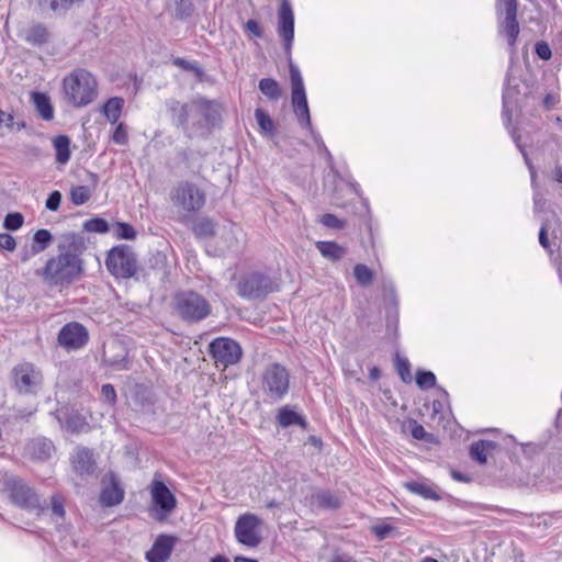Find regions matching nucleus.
<instances>
[{
	"label": "nucleus",
	"instance_id": "f257e3e1",
	"mask_svg": "<svg viewBox=\"0 0 562 562\" xmlns=\"http://www.w3.org/2000/svg\"><path fill=\"white\" fill-rule=\"evenodd\" d=\"M57 248L58 254L47 260L41 274L50 285H68L82 272V241L75 234H65Z\"/></svg>",
	"mask_w": 562,
	"mask_h": 562
},
{
	"label": "nucleus",
	"instance_id": "f03ea898",
	"mask_svg": "<svg viewBox=\"0 0 562 562\" xmlns=\"http://www.w3.org/2000/svg\"><path fill=\"white\" fill-rule=\"evenodd\" d=\"M170 201L177 211L178 218L187 223L195 213L203 209L206 195L196 184L182 181L172 188Z\"/></svg>",
	"mask_w": 562,
	"mask_h": 562
},
{
	"label": "nucleus",
	"instance_id": "7ed1b4c3",
	"mask_svg": "<svg viewBox=\"0 0 562 562\" xmlns=\"http://www.w3.org/2000/svg\"><path fill=\"white\" fill-rule=\"evenodd\" d=\"M63 87L67 100L75 106H85L97 95V81L85 69L72 71L64 79Z\"/></svg>",
	"mask_w": 562,
	"mask_h": 562
},
{
	"label": "nucleus",
	"instance_id": "20e7f679",
	"mask_svg": "<svg viewBox=\"0 0 562 562\" xmlns=\"http://www.w3.org/2000/svg\"><path fill=\"white\" fill-rule=\"evenodd\" d=\"M4 491L9 499L21 508L35 512L37 515L44 514L48 509L40 495L22 479L8 477L4 481Z\"/></svg>",
	"mask_w": 562,
	"mask_h": 562
},
{
	"label": "nucleus",
	"instance_id": "39448f33",
	"mask_svg": "<svg viewBox=\"0 0 562 562\" xmlns=\"http://www.w3.org/2000/svg\"><path fill=\"white\" fill-rule=\"evenodd\" d=\"M175 310L181 318L198 322L210 314L211 306L199 293L184 291L175 296Z\"/></svg>",
	"mask_w": 562,
	"mask_h": 562
},
{
	"label": "nucleus",
	"instance_id": "423d86ee",
	"mask_svg": "<svg viewBox=\"0 0 562 562\" xmlns=\"http://www.w3.org/2000/svg\"><path fill=\"white\" fill-rule=\"evenodd\" d=\"M290 375L288 370L278 363L270 364L261 375V390L268 400H281L289 391Z\"/></svg>",
	"mask_w": 562,
	"mask_h": 562
},
{
	"label": "nucleus",
	"instance_id": "0eeeda50",
	"mask_svg": "<svg viewBox=\"0 0 562 562\" xmlns=\"http://www.w3.org/2000/svg\"><path fill=\"white\" fill-rule=\"evenodd\" d=\"M106 268L117 278H131L136 271L133 251L125 246L114 247L108 255Z\"/></svg>",
	"mask_w": 562,
	"mask_h": 562
},
{
	"label": "nucleus",
	"instance_id": "6e6552de",
	"mask_svg": "<svg viewBox=\"0 0 562 562\" xmlns=\"http://www.w3.org/2000/svg\"><path fill=\"white\" fill-rule=\"evenodd\" d=\"M153 504L155 505V519L165 520L176 508L177 499L167 485L159 481L153 480L149 486Z\"/></svg>",
	"mask_w": 562,
	"mask_h": 562
},
{
	"label": "nucleus",
	"instance_id": "1a4fd4ad",
	"mask_svg": "<svg viewBox=\"0 0 562 562\" xmlns=\"http://www.w3.org/2000/svg\"><path fill=\"white\" fill-rule=\"evenodd\" d=\"M261 519L254 514L241 515L235 524V537L237 541L246 547L255 548L261 541Z\"/></svg>",
	"mask_w": 562,
	"mask_h": 562
},
{
	"label": "nucleus",
	"instance_id": "9d476101",
	"mask_svg": "<svg viewBox=\"0 0 562 562\" xmlns=\"http://www.w3.org/2000/svg\"><path fill=\"white\" fill-rule=\"evenodd\" d=\"M210 352L216 364L224 368L236 364L243 355L241 347L235 340L227 337H220L210 344Z\"/></svg>",
	"mask_w": 562,
	"mask_h": 562
},
{
	"label": "nucleus",
	"instance_id": "9b49d317",
	"mask_svg": "<svg viewBox=\"0 0 562 562\" xmlns=\"http://www.w3.org/2000/svg\"><path fill=\"white\" fill-rule=\"evenodd\" d=\"M13 381L20 393L32 394L41 389L43 376L32 363L23 362L14 367Z\"/></svg>",
	"mask_w": 562,
	"mask_h": 562
},
{
	"label": "nucleus",
	"instance_id": "f8f14e48",
	"mask_svg": "<svg viewBox=\"0 0 562 562\" xmlns=\"http://www.w3.org/2000/svg\"><path fill=\"white\" fill-rule=\"evenodd\" d=\"M496 10L498 15L505 14L501 22V32L506 35L508 44L514 45L519 34L517 0H497Z\"/></svg>",
	"mask_w": 562,
	"mask_h": 562
},
{
	"label": "nucleus",
	"instance_id": "ddd939ff",
	"mask_svg": "<svg viewBox=\"0 0 562 562\" xmlns=\"http://www.w3.org/2000/svg\"><path fill=\"white\" fill-rule=\"evenodd\" d=\"M274 290L273 282L260 273H252L238 283V294L245 299L263 297Z\"/></svg>",
	"mask_w": 562,
	"mask_h": 562
},
{
	"label": "nucleus",
	"instance_id": "4468645a",
	"mask_svg": "<svg viewBox=\"0 0 562 562\" xmlns=\"http://www.w3.org/2000/svg\"><path fill=\"white\" fill-rule=\"evenodd\" d=\"M89 339L86 327L77 322L66 324L58 334V342L67 350L82 348Z\"/></svg>",
	"mask_w": 562,
	"mask_h": 562
},
{
	"label": "nucleus",
	"instance_id": "2eb2a0df",
	"mask_svg": "<svg viewBox=\"0 0 562 562\" xmlns=\"http://www.w3.org/2000/svg\"><path fill=\"white\" fill-rule=\"evenodd\" d=\"M278 33L284 41L285 52L290 55L294 40V13L288 0H282L279 8Z\"/></svg>",
	"mask_w": 562,
	"mask_h": 562
},
{
	"label": "nucleus",
	"instance_id": "dca6fc26",
	"mask_svg": "<svg viewBox=\"0 0 562 562\" xmlns=\"http://www.w3.org/2000/svg\"><path fill=\"white\" fill-rule=\"evenodd\" d=\"M124 498V490L120 485L119 480L112 473L105 475L102 480V490L100 494V503L102 506L111 507L122 503Z\"/></svg>",
	"mask_w": 562,
	"mask_h": 562
},
{
	"label": "nucleus",
	"instance_id": "f3484780",
	"mask_svg": "<svg viewBox=\"0 0 562 562\" xmlns=\"http://www.w3.org/2000/svg\"><path fill=\"white\" fill-rule=\"evenodd\" d=\"M71 464L74 471L82 479L93 475L95 471V460L91 450L78 447L72 457Z\"/></svg>",
	"mask_w": 562,
	"mask_h": 562
},
{
	"label": "nucleus",
	"instance_id": "a211bd4d",
	"mask_svg": "<svg viewBox=\"0 0 562 562\" xmlns=\"http://www.w3.org/2000/svg\"><path fill=\"white\" fill-rule=\"evenodd\" d=\"M104 361L116 370L127 369V350L119 340H112L104 346Z\"/></svg>",
	"mask_w": 562,
	"mask_h": 562
},
{
	"label": "nucleus",
	"instance_id": "6ab92c4d",
	"mask_svg": "<svg viewBox=\"0 0 562 562\" xmlns=\"http://www.w3.org/2000/svg\"><path fill=\"white\" fill-rule=\"evenodd\" d=\"M175 538L159 536L153 548L146 553L148 562H166L172 551Z\"/></svg>",
	"mask_w": 562,
	"mask_h": 562
},
{
	"label": "nucleus",
	"instance_id": "aec40b11",
	"mask_svg": "<svg viewBox=\"0 0 562 562\" xmlns=\"http://www.w3.org/2000/svg\"><path fill=\"white\" fill-rule=\"evenodd\" d=\"M291 100L294 113L301 126L311 128V115L305 91L292 93Z\"/></svg>",
	"mask_w": 562,
	"mask_h": 562
},
{
	"label": "nucleus",
	"instance_id": "412c9836",
	"mask_svg": "<svg viewBox=\"0 0 562 562\" xmlns=\"http://www.w3.org/2000/svg\"><path fill=\"white\" fill-rule=\"evenodd\" d=\"M27 453L36 460H46L52 457L54 446L46 438H36L31 440L26 447Z\"/></svg>",
	"mask_w": 562,
	"mask_h": 562
},
{
	"label": "nucleus",
	"instance_id": "4be33fe9",
	"mask_svg": "<svg viewBox=\"0 0 562 562\" xmlns=\"http://www.w3.org/2000/svg\"><path fill=\"white\" fill-rule=\"evenodd\" d=\"M312 505L323 509H336L340 507L342 499L338 494L329 491H319L312 495Z\"/></svg>",
	"mask_w": 562,
	"mask_h": 562
},
{
	"label": "nucleus",
	"instance_id": "5701e85b",
	"mask_svg": "<svg viewBox=\"0 0 562 562\" xmlns=\"http://www.w3.org/2000/svg\"><path fill=\"white\" fill-rule=\"evenodd\" d=\"M32 101L40 116L45 121H50L54 117V109L49 98L45 93L33 92Z\"/></svg>",
	"mask_w": 562,
	"mask_h": 562
},
{
	"label": "nucleus",
	"instance_id": "b1692460",
	"mask_svg": "<svg viewBox=\"0 0 562 562\" xmlns=\"http://www.w3.org/2000/svg\"><path fill=\"white\" fill-rule=\"evenodd\" d=\"M496 448V443L490 440H480L472 443L470 449L471 458L480 464L487 461V454Z\"/></svg>",
	"mask_w": 562,
	"mask_h": 562
},
{
	"label": "nucleus",
	"instance_id": "393cba45",
	"mask_svg": "<svg viewBox=\"0 0 562 562\" xmlns=\"http://www.w3.org/2000/svg\"><path fill=\"white\" fill-rule=\"evenodd\" d=\"M53 145L56 150V161L65 165L70 159V139L65 135L56 136L53 139Z\"/></svg>",
	"mask_w": 562,
	"mask_h": 562
},
{
	"label": "nucleus",
	"instance_id": "a878e982",
	"mask_svg": "<svg viewBox=\"0 0 562 562\" xmlns=\"http://www.w3.org/2000/svg\"><path fill=\"white\" fill-rule=\"evenodd\" d=\"M316 248L323 257L334 261L341 259L346 254L345 248L334 241H317Z\"/></svg>",
	"mask_w": 562,
	"mask_h": 562
},
{
	"label": "nucleus",
	"instance_id": "bb28decb",
	"mask_svg": "<svg viewBox=\"0 0 562 562\" xmlns=\"http://www.w3.org/2000/svg\"><path fill=\"white\" fill-rule=\"evenodd\" d=\"M278 423L282 427H289L292 425H300L305 427V420L302 416H300L296 412L290 409L288 406H284L279 409L278 413Z\"/></svg>",
	"mask_w": 562,
	"mask_h": 562
},
{
	"label": "nucleus",
	"instance_id": "cd10ccee",
	"mask_svg": "<svg viewBox=\"0 0 562 562\" xmlns=\"http://www.w3.org/2000/svg\"><path fill=\"white\" fill-rule=\"evenodd\" d=\"M23 36L26 42L33 45H42L48 40L47 30L41 24H35L26 29Z\"/></svg>",
	"mask_w": 562,
	"mask_h": 562
},
{
	"label": "nucleus",
	"instance_id": "c85d7f7f",
	"mask_svg": "<svg viewBox=\"0 0 562 562\" xmlns=\"http://www.w3.org/2000/svg\"><path fill=\"white\" fill-rule=\"evenodd\" d=\"M123 103V99L115 97L109 99L108 102L104 104L103 113L111 124H115L119 121Z\"/></svg>",
	"mask_w": 562,
	"mask_h": 562
},
{
	"label": "nucleus",
	"instance_id": "c756f323",
	"mask_svg": "<svg viewBox=\"0 0 562 562\" xmlns=\"http://www.w3.org/2000/svg\"><path fill=\"white\" fill-rule=\"evenodd\" d=\"M406 488L426 499H439L437 492L428 484L420 482H409L405 484Z\"/></svg>",
	"mask_w": 562,
	"mask_h": 562
},
{
	"label": "nucleus",
	"instance_id": "7c9ffc66",
	"mask_svg": "<svg viewBox=\"0 0 562 562\" xmlns=\"http://www.w3.org/2000/svg\"><path fill=\"white\" fill-rule=\"evenodd\" d=\"M259 90L270 100H278L282 92L279 83L271 78H263L259 81Z\"/></svg>",
	"mask_w": 562,
	"mask_h": 562
},
{
	"label": "nucleus",
	"instance_id": "2f4dec72",
	"mask_svg": "<svg viewBox=\"0 0 562 562\" xmlns=\"http://www.w3.org/2000/svg\"><path fill=\"white\" fill-rule=\"evenodd\" d=\"M255 117H256V121H257L261 132L265 135L272 137L276 133V130H274V123L271 120V117L261 109H257L255 111Z\"/></svg>",
	"mask_w": 562,
	"mask_h": 562
},
{
	"label": "nucleus",
	"instance_id": "473e14b6",
	"mask_svg": "<svg viewBox=\"0 0 562 562\" xmlns=\"http://www.w3.org/2000/svg\"><path fill=\"white\" fill-rule=\"evenodd\" d=\"M53 237L49 231L38 229L33 237V254H40L44 251L50 244Z\"/></svg>",
	"mask_w": 562,
	"mask_h": 562
},
{
	"label": "nucleus",
	"instance_id": "72a5a7b5",
	"mask_svg": "<svg viewBox=\"0 0 562 562\" xmlns=\"http://www.w3.org/2000/svg\"><path fill=\"white\" fill-rule=\"evenodd\" d=\"M65 428L71 434H80L89 430V424L82 416L74 414L68 417Z\"/></svg>",
	"mask_w": 562,
	"mask_h": 562
},
{
	"label": "nucleus",
	"instance_id": "f704fd0d",
	"mask_svg": "<svg viewBox=\"0 0 562 562\" xmlns=\"http://www.w3.org/2000/svg\"><path fill=\"white\" fill-rule=\"evenodd\" d=\"M91 196V190L86 186H78L71 189L70 200L75 205L85 204Z\"/></svg>",
	"mask_w": 562,
	"mask_h": 562
},
{
	"label": "nucleus",
	"instance_id": "c9c22d12",
	"mask_svg": "<svg viewBox=\"0 0 562 562\" xmlns=\"http://www.w3.org/2000/svg\"><path fill=\"white\" fill-rule=\"evenodd\" d=\"M5 127L9 131H22L25 128L24 122H15L11 113H7L0 109V128Z\"/></svg>",
	"mask_w": 562,
	"mask_h": 562
},
{
	"label": "nucleus",
	"instance_id": "e433bc0d",
	"mask_svg": "<svg viewBox=\"0 0 562 562\" xmlns=\"http://www.w3.org/2000/svg\"><path fill=\"white\" fill-rule=\"evenodd\" d=\"M193 231L199 237L212 236L215 234V224L209 218H202L194 225Z\"/></svg>",
	"mask_w": 562,
	"mask_h": 562
},
{
	"label": "nucleus",
	"instance_id": "4c0bfd02",
	"mask_svg": "<svg viewBox=\"0 0 562 562\" xmlns=\"http://www.w3.org/2000/svg\"><path fill=\"white\" fill-rule=\"evenodd\" d=\"M353 274L357 282L361 285H369L373 280V272L366 265H357Z\"/></svg>",
	"mask_w": 562,
	"mask_h": 562
},
{
	"label": "nucleus",
	"instance_id": "58836bf2",
	"mask_svg": "<svg viewBox=\"0 0 562 562\" xmlns=\"http://www.w3.org/2000/svg\"><path fill=\"white\" fill-rule=\"evenodd\" d=\"M83 227L87 232L91 233L103 234L109 232V224L105 220L100 217L88 220L87 222H85Z\"/></svg>",
	"mask_w": 562,
	"mask_h": 562
},
{
	"label": "nucleus",
	"instance_id": "ea45409f",
	"mask_svg": "<svg viewBox=\"0 0 562 562\" xmlns=\"http://www.w3.org/2000/svg\"><path fill=\"white\" fill-rule=\"evenodd\" d=\"M290 78H291L292 93L305 91L301 72H300L299 68L292 63H290Z\"/></svg>",
	"mask_w": 562,
	"mask_h": 562
},
{
	"label": "nucleus",
	"instance_id": "a19ab883",
	"mask_svg": "<svg viewBox=\"0 0 562 562\" xmlns=\"http://www.w3.org/2000/svg\"><path fill=\"white\" fill-rule=\"evenodd\" d=\"M49 510L56 518H64L65 516V498L59 494H54L50 498Z\"/></svg>",
	"mask_w": 562,
	"mask_h": 562
},
{
	"label": "nucleus",
	"instance_id": "79ce46f5",
	"mask_svg": "<svg viewBox=\"0 0 562 562\" xmlns=\"http://www.w3.org/2000/svg\"><path fill=\"white\" fill-rule=\"evenodd\" d=\"M114 234L117 238L122 239H134L136 237L134 227L127 223H116L114 226Z\"/></svg>",
	"mask_w": 562,
	"mask_h": 562
},
{
	"label": "nucleus",
	"instance_id": "37998d69",
	"mask_svg": "<svg viewBox=\"0 0 562 562\" xmlns=\"http://www.w3.org/2000/svg\"><path fill=\"white\" fill-rule=\"evenodd\" d=\"M24 223V217L21 213H10L5 216L3 226L5 229L9 231H16L19 229Z\"/></svg>",
	"mask_w": 562,
	"mask_h": 562
},
{
	"label": "nucleus",
	"instance_id": "c03bdc74",
	"mask_svg": "<svg viewBox=\"0 0 562 562\" xmlns=\"http://www.w3.org/2000/svg\"><path fill=\"white\" fill-rule=\"evenodd\" d=\"M416 383L422 389H429L436 384V376L430 371H420L416 375Z\"/></svg>",
	"mask_w": 562,
	"mask_h": 562
},
{
	"label": "nucleus",
	"instance_id": "a18cd8bd",
	"mask_svg": "<svg viewBox=\"0 0 562 562\" xmlns=\"http://www.w3.org/2000/svg\"><path fill=\"white\" fill-rule=\"evenodd\" d=\"M396 367L402 380L404 382L411 381L409 362L407 361V359L397 358Z\"/></svg>",
	"mask_w": 562,
	"mask_h": 562
},
{
	"label": "nucleus",
	"instance_id": "49530a36",
	"mask_svg": "<svg viewBox=\"0 0 562 562\" xmlns=\"http://www.w3.org/2000/svg\"><path fill=\"white\" fill-rule=\"evenodd\" d=\"M112 139L115 144L119 145H125L127 143V132L122 123L116 125L112 135Z\"/></svg>",
	"mask_w": 562,
	"mask_h": 562
},
{
	"label": "nucleus",
	"instance_id": "de8ad7c7",
	"mask_svg": "<svg viewBox=\"0 0 562 562\" xmlns=\"http://www.w3.org/2000/svg\"><path fill=\"white\" fill-rule=\"evenodd\" d=\"M322 224L331 228H342L344 222L334 214H325L321 218Z\"/></svg>",
	"mask_w": 562,
	"mask_h": 562
},
{
	"label": "nucleus",
	"instance_id": "09e8293b",
	"mask_svg": "<svg viewBox=\"0 0 562 562\" xmlns=\"http://www.w3.org/2000/svg\"><path fill=\"white\" fill-rule=\"evenodd\" d=\"M61 202V194L59 191L52 192L46 200V207L49 211H57Z\"/></svg>",
	"mask_w": 562,
	"mask_h": 562
},
{
	"label": "nucleus",
	"instance_id": "8fccbe9b",
	"mask_svg": "<svg viewBox=\"0 0 562 562\" xmlns=\"http://www.w3.org/2000/svg\"><path fill=\"white\" fill-rule=\"evenodd\" d=\"M224 237H225L226 241L228 243L226 250H228V251L236 250L237 246H238V239H237L236 233L233 229V227H229V229H227L224 233Z\"/></svg>",
	"mask_w": 562,
	"mask_h": 562
},
{
	"label": "nucleus",
	"instance_id": "3c124183",
	"mask_svg": "<svg viewBox=\"0 0 562 562\" xmlns=\"http://www.w3.org/2000/svg\"><path fill=\"white\" fill-rule=\"evenodd\" d=\"M408 428L412 432V436L415 439H424L427 436V432L425 431L424 427L419 425L416 420H409L408 422Z\"/></svg>",
	"mask_w": 562,
	"mask_h": 562
},
{
	"label": "nucleus",
	"instance_id": "603ef678",
	"mask_svg": "<svg viewBox=\"0 0 562 562\" xmlns=\"http://www.w3.org/2000/svg\"><path fill=\"white\" fill-rule=\"evenodd\" d=\"M16 247L14 237L9 234H0V248L13 251Z\"/></svg>",
	"mask_w": 562,
	"mask_h": 562
},
{
	"label": "nucleus",
	"instance_id": "864d4df0",
	"mask_svg": "<svg viewBox=\"0 0 562 562\" xmlns=\"http://www.w3.org/2000/svg\"><path fill=\"white\" fill-rule=\"evenodd\" d=\"M536 54L543 60L550 59L552 53L550 46L546 42L536 44Z\"/></svg>",
	"mask_w": 562,
	"mask_h": 562
},
{
	"label": "nucleus",
	"instance_id": "5fc2aeb1",
	"mask_svg": "<svg viewBox=\"0 0 562 562\" xmlns=\"http://www.w3.org/2000/svg\"><path fill=\"white\" fill-rule=\"evenodd\" d=\"M102 396L106 402L113 404L116 400V392L111 384H104L102 386Z\"/></svg>",
	"mask_w": 562,
	"mask_h": 562
},
{
	"label": "nucleus",
	"instance_id": "6e6d98bb",
	"mask_svg": "<svg viewBox=\"0 0 562 562\" xmlns=\"http://www.w3.org/2000/svg\"><path fill=\"white\" fill-rule=\"evenodd\" d=\"M393 528L390 525H378L373 527V532L379 539H385L392 532Z\"/></svg>",
	"mask_w": 562,
	"mask_h": 562
},
{
	"label": "nucleus",
	"instance_id": "4d7b16f0",
	"mask_svg": "<svg viewBox=\"0 0 562 562\" xmlns=\"http://www.w3.org/2000/svg\"><path fill=\"white\" fill-rule=\"evenodd\" d=\"M246 29H247V31L252 33L255 36L259 37L261 35L260 27L255 20H248L246 23Z\"/></svg>",
	"mask_w": 562,
	"mask_h": 562
},
{
	"label": "nucleus",
	"instance_id": "13d9d810",
	"mask_svg": "<svg viewBox=\"0 0 562 562\" xmlns=\"http://www.w3.org/2000/svg\"><path fill=\"white\" fill-rule=\"evenodd\" d=\"M189 111H190V109L187 104H183L180 106V114H179V119H178L179 125H184V123L187 122L188 115H189Z\"/></svg>",
	"mask_w": 562,
	"mask_h": 562
},
{
	"label": "nucleus",
	"instance_id": "bf43d9fd",
	"mask_svg": "<svg viewBox=\"0 0 562 562\" xmlns=\"http://www.w3.org/2000/svg\"><path fill=\"white\" fill-rule=\"evenodd\" d=\"M539 243L543 248H546V249L549 248V240L547 237V229L544 226H542L539 232Z\"/></svg>",
	"mask_w": 562,
	"mask_h": 562
},
{
	"label": "nucleus",
	"instance_id": "052dcab7",
	"mask_svg": "<svg viewBox=\"0 0 562 562\" xmlns=\"http://www.w3.org/2000/svg\"><path fill=\"white\" fill-rule=\"evenodd\" d=\"M36 254H33V247L31 249H25L22 251L21 254V260L23 262H26L29 261L33 256H35Z\"/></svg>",
	"mask_w": 562,
	"mask_h": 562
},
{
	"label": "nucleus",
	"instance_id": "680f3d73",
	"mask_svg": "<svg viewBox=\"0 0 562 562\" xmlns=\"http://www.w3.org/2000/svg\"><path fill=\"white\" fill-rule=\"evenodd\" d=\"M330 562H356L352 558L347 555H337Z\"/></svg>",
	"mask_w": 562,
	"mask_h": 562
},
{
	"label": "nucleus",
	"instance_id": "e2e57ef3",
	"mask_svg": "<svg viewBox=\"0 0 562 562\" xmlns=\"http://www.w3.org/2000/svg\"><path fill=\"white\" fill-rule=\"evenodd\" d=\"M509 91L507 90L503 95L504 111L507 112L509 110V101H508Z\"/></svg>",
	"mask_w": 562,
	"mask_h": 562
},
{
	"label": "nucleus",
	"instance_id": "0e129e2a",
	"mask_svg": "<svg viewBox=\"0 0 562 562\" xmlns=\"http://www.w3.org/2000/svg\"><path fill=\"white\" fill-rule=\"evenodd\" d=\"M452 476H453V479H454V480L460 481V482H465V481H468V480L464 477V475H463V474H461V473H459V472H456V471H453V472H452Z\"/></svg>",
	"mask_w": 562,
	"mask_h": 562
},
{
	"label": "nucleus",
	"instance_id": "69168bd1",
	"mask_svg": "<svg viewBox=\"0 0 562 562\" xmlns=\"http://www.w3.org/2000/svg\"><path fill=\"white\" fill-rule=\"evenodd\" d=\"M235 562H258V561L254 560V559H247V558H243V557H237L235 559Z\"/></svg>",
	"mask_w": 562,
	"mask_h": 562
},
{
	"label": "nucleus",
	"instance_id": "338daca9",
	"mask_svg": "<svg viewBox=\"0 0 562 562\" xmlns=\"http://www.w3.org/2000/svg\"><path fill=\"white\" fill-rule=\"evenodd\" d=\"M555 180L562 183V168L555 170Z\"/></svg>",
	"mask_w": 562,
	"mask_h": 562
},
{
	"label": "nucleus",
	"instance_id": "774afa93",
	"mask_svg": "<svg viewBox=\"0 0 562 562\" xmlns=\"http://www.w3.org/2000/svg\"><path fill=\"white\" fill-rule=\"evenodd\" d=\"M211 562H229V561L224 557H216V558L212 559Z\"/></svg>",
	"mask_w": 562,
	"mask_h": 562
}]
</instances>
